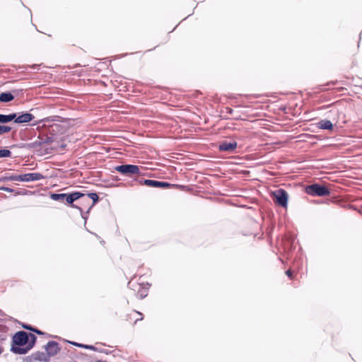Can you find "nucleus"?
I'll list each match as a JSON object with an SVG mask.
<instances>
[{
	"instance_id": "obj_8",
	"label": "nucleus",
	"mask_w": 362,
	"mask_h": 362,
	"mask_svg": "<svg viewBox=\"0 0 362 362\" xmlns=\"http://www.w3.org/2000/svg\"><path fill=\"white\" fill-rule=\"evenodd\" d=\"M237 142H228L226 141H222L219 144V150L221 151H227V152H233L235 149L237 148Z\"/></svg>"
},
{
	"instance_id": "obj_7",
	"label": "nucleus",
	"mask_w": 362,
	"mask_h": 362,
	"mask_svg": "<svg viewBox=\"0 0 362 362\" xmlns=\"http://www.w3.org/2000/svg\"><path fill=\"white\" fill-rule=\"evenodd\" d=\"M43 178L42 175L40 173H27L21 175L20 182H31V181H36V180H40Z\"/></svg>"
},
{
	"instance_id": "obj_18",
	"label": "nucleus",
	"mask_w": 362,
	"mask_h": 362,
	"mask_svg": "<svg viewBox=\"0 0 362 362\" xmlns=\"http://www.w3.org/2000/svg\"><path fill=\"white\" fill-rule=\"evenodd\" d=\"M11 129V128L8 126L0 125V135L10 132Z\"/></svg>"
},
{
	"instance_id": "obj_3",
	"label": "nucleus",
	"mask_w": 362,
	"mask_h": 362,
	"mask_svg": "<svg viewBox=\"0 0 362 362\" xmlns=\"http://www.w3.org/2000/svg\"><path fill=\"white\" fill-rule=\"evenodd\" d=\"M115 169L126 176L137 175L141 173L140 168L135 165H121L116 166Z\"/></svg>"
},
{
	"instance_id": "obj_25",
	"label": "nucleus",
	"mask_w": 362,
	"mask_h": 362,
	"mask_svg": "<svg viewBox=\"0 0 362 362\" xmlns=\"http://www.w3.org/2000/svg\"><path fill=\"white\" fill-rule=\"evenodd\" d=\"M146 296V294L141 295L140 298H143Z\"/></svg>"
},
{
	"instance_id": "obj_19",
	"label": "nucleus",
	"mask_w": 362,
	"mask_h": 362,
	"mask_svg": "<svg viewBox=\"0 0 362 362\" xmlns=\"http://www.w3.org/2000/svg\"><path fill=\"white\" fill-rule=\"evenodd\" d=\"M88 197L93 201V204L98 200V195L96 193H90L88 194Z\"/></svg>"
},
{
	"instance_id": "obj_23",
	"label": "nucleus",
	"mask_w": 362,
	"mask_h": 362,
	"mask_svg": "<svg viewBox=\"0 0 362 362\" xmlns=\"http://www.w3.org/2000/svg\"><path fill=\"white\" fill-rule=\"evenodd\" d=\"M286 274L288 276V277H291V275H292V273H291V270H287L286 272Z\"/></svg>"
},
{
	"instance_id": "obj_27",
	"label": "nucleus",
	"mask_w": 362,
	"mask_h": 362,
	"mask_svg": "<svg viewBox=\"0 0 362 362\" xmlns=\"http://www.w3.org/2000/svg\"><path fill=\"white\" fill-rule=\"evenodd\" d=\"M142 319H143V317H140V319H137L136 321L139 320H141Z\"/></svg>"
},
{
	"instance_id": "obj_13",
	"label": "nucleus",
	"mask_w": 362,
	"mask_h": 362,
	"mask_svg": "<svg viewBox=\"0 0 362 362\" xmlns=\"http://www.w3.org/2000/svg\"><path fill=\"white\" fill-rule=\"evenodd\" d=\"M318 127L322 129H329V130H331L333 128L332 123L329 120H327V119L321 120L318 123Z\"/></svg>"
},
{
	"instance_id": "obj_12",
	"label": "nucleus",
	"mask_w": 362,
	"mask_h": 362,
	"mask_svg": "<svg viewBox=\"0 0 362 362\" xmlns=\"http://www.w3.org/2000/svg\"><path fill=\"white\" fill-rule=\"evenodd\" d=\"M16 117V113L10 114L8 115L0 114V123L5 124L13 120Z\"/></svg>"
},
{
	"instance_id": "obj_20",
	"label": "nucleus",
	"mask_w": 362,
	"mask_h": 362,
	"mask_svg": "<svg viewBox=\"0 0 362 362\" xmlns=\"http://www.w3.org/2000/svg\"><path fill=\"white\" fill-rule=\"evenodd\" d=\"M0 189L3 190L4 192H13V189L9 188V187H0Z\"/></svg>"
},
{
	"instance_id": "obj_24",
	"label": "nucleus",
	"mask_w": 362,
	"mask_h": 362,
	"mask_svg": "<svg viewBox=\"0 0 362 362\" xmlns=\"http://www.w3.org/2000/svg\"><path fill=\"white\" fill-rule=\"evenodd\" d=\"M35 332H37L39 334H42V333L40 331L35 330Z\"/></svg>"
},
{
	"instance_id": "obj_11",
	"label": "nucleus",
	"mask_w": 362,
	"mask_h": 362,
	"mask_svg": "<svg viewBox=\"0 0 362 362\" xmlns=\"http://www.w3.org/2000/svg\"><path fill=\"white\" fill-rule=\"evenodd\" d=\"M33 358L35 361L40 362H49V358L47 354L43 352H37L33 355Z\"/></svg>"
},
{
	"instance_id": "obj_5",
	"label": "nucleus",
	"mask_w": 362,
	"mask_h": 362,
	"mask_svg": "<svg viewBox=\"0 0 362 362\" xmlns=\"http://www.w3.org/2000/svg\"><path fill=\"white\" fill-rule=\"evenodd\" d=\"M46 354L49 356V358L54 356L57 354L59 351L60 348L59 344L54 341H49L45 346Z\"/></svg>"
},
{
	"instance_id": "obj_1",
	"label": "nucleus",
	"mask_w": 362,
	"mask_h": 362,
	"mask_svg": "<svg viewBox=\"0 0 362 362\" xmlns=\"http://www.w3.org/2000/svg\"><path fill=\"white\" fill-rule=\"evenodd\" d=\"M13 345L11 351L17 354H25L30 348H22L21 346L25 345L28 341V335L23 331L16 333L13 337Z\"/></svg>"
},
{
	"instance_id": "obj_22",
	"label": "nucleus",
	"mask_w": 362,
	"mask_h": 362,
	"mask_svg": "<svg viewBox=\"0 0 362 362\" xmlns=\"http://www.w3.org/2000/svg\"><path fill=\"white\" fill-rule=\"evenodd\" d=\"M70 343L76 346L81 347V348H84V346H85V344H79L77 342H70Z\"/></svg>"
},
{
	"instance_id": "obj_21",
	"label": "nucleus",
	"mask_w": 362,
	"mask_h": 362,
	"mask_svg": "<svg viewBox=\"0 0 362 362\" xmlns=\"http://www.w3.org/2000/svg\"><path fill=\"white\" fill-rule=\"evenodd\" d=\"M84 349H89V350H93V351H95L96 350V348L93 346H91V345H86L84 346Z\"/></svg>"
},
{
	"instance_id": "obj_17",
	"label": "nucleus",
	"mask_w": 362,
	"mask_h": 362,
	"mask_svg": "<svg viewBox=\"0 0 362 362\" xmlns=\"http://www.w3.org/2000/svg\"><path fill=\"white\" fill-rule=\"evenodd\" d=\"M21 175H13L11 176H7L4 178L5 180H10V181H19L20 182Z\"/></svg>"
},
{
	"instance_id": "obj_6",
	"label": "nucleus",
	"mask_w": 362,
	"mask_h": 362,
	"mask_svg": "<svg viewBox=\"0 0 362 362\" xmlns=\"http://www.w3.org/2000/svg\"><path fill=\"white\" fill-rule=\"evenodd\" d=\"M141 183L151 187H168L170 184L165 182H160L153 180H144Z\"/></svg>"
},
{
	"instance_id": "obj_15",
	"label": "nucleus",
	"mask_w": 362,
	"mask_h": 362,
	"mask_svg": "<svg viewBox=\"0 0 362 362\" xmlns=\"http://www.w3.org/2000/svg\"><path fill=\"white\" fill-rule=\"evenodd\" d=\"M51 198H52V199H53L54 201H59V202H65V199H66L64 193H62V194H51Z\"/></svg>"
},
{
	"instance_id": "obj_16",
	"label": "nucleus",
	"mask_w": 362,
	"mask_h": 362,
	"mask_svg": "<svg viewBox=\"0 0 362 362\" xmlns=\"http://www.w3.org/2000/svg\"><path fill=\"white\" fill-rule=\"evenodd\" d=\"M11 152L8 149H1L0 150V158H7L10 157Z\"/></svg>"
},
{
	"instance_id": "obj_4",
	"label": "nucleus",
	"mask_w": 362,
	"mask_h": 362,
	"mask_svg": "<svg viewBox=\"0 0 362 362\" xmlns=\"http://www.w3.org/2000/svg\"><path fill=\"white\" fill-rule=\"evenodd\" d=\"M275 202L280 206L286 207L288 202V194L284 189L276 190L274 193Z\"/></svg>"
},
{
	"instance_id": "obj_14",
	"label": "nucleus",
	"mask_w": 362,
	"mask_h": 362,
	"mask_svg": "<svg viewBox=\"0 0 362 362\" xmlns=\"http://www.w3.org/2000/svg\"><path fill=\"white\" fill-rule=\"evenodd\" d=\"M13 95L10 93H2L0 94V101L3 103H8L13 100Z\"/></svg>"
},
{
	"instance_id": "obj_10",
	"label": "nucleus",
	"mask_w": 362,
	"mask_h": 362,
	"mask_svg": "<svg viewBox=\"0 0 362 362\" xmlns=\"http://www.w3.org/2000/svg\"><path fill=\"white\" fill-rule=\"evenodd\" d=\"M84 194L80 192H74L71 194H65V202L68 204H72L74 201L78 199L79 198L83 197Z\"/></svg>"
},
{
	"instance_id": "obj_9",
	"label": "nucleus",
	"mask_w": 362,
	"mask_h": 362,
	"mask_svg": "<svg viewBox=\"0 0 362 362\" xmlns=\"http://www.w3.org/2000/svg\"><path fill=\"white\" fill-rule=\"evenodd\" d=\"M33 118L34 116L32 114L25 112L18 117L16 116L14 119L16 123H27L30 122Z\"/></svg>"
},
{
	"instance_id": "obj_26",
	"label": "nucleus",
	"mask_w": 362,
	"mask_h": 362,
	"mask_svg": "<svg viewBox=\"0 0 362 362\" xmlns=\"http://www.w3.org/2000/svg\"><path fill=\"white\" fill-rule=\"evenodd\" d=\"M139 315L142 316V314L139 312H136Z\"/></svg>"
},
{
	"instance_id": "obj_2",
	"label": "nucleus",
	"mask_w": 362,
	"mask_h": 362,
	"mask_svg": "<svg viewBox=\"0 0 362 362\" xmlns=\"http://www.w3.org/2000/svg\"><path fill=\"white\" fill-rule=\"evenodd\" d=\"M305 192L310 195L320 197L327 196L330 194L327 187L318 184H313L308 186L305 189Z\"/></svg>"
}]
</instances>
